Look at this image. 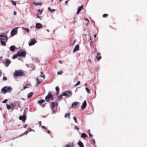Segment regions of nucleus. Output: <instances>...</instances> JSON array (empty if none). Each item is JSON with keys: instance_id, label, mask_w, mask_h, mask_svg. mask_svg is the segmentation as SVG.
Here are the masks:
<instances>
[{"instance_id": "nucleus-1", "label": "nucleus", "mask_w": 147, "mask_h": 147, "mask_svg": "<svg viewBox=\"0 0 147 147\" xmlns=\"http://www.w3.org/2000/svg\"><path fill=\"white\" fill-rule=\"evenodd\" d=\"M40 74H41V75L36 78V81L37 82L36 86L41 82L43 80L45 79V76L43 73L41 72Z\"/></svg>"}, {"instance_id": "nucleus-2", "label": "nucleus", "mask_w": 147, "mask_h": 147, "mask_svg": "<svg viewBox=\"0 0 147 147\" xmlns=\"http://www.w3.org/2000/svg\"><path fill=\"white\" fill-rule=\"evenodd\" d=\"M7 36L3 33H1L0 35V40L1 41H5L7 42L8 40Z\"/></svg>"}, {"instance_id": "nucleus-3", "label": "nucleus", "mask_w": 147, "mask_h": 147, "mask_svg": "<svg viewBox=\"0 0 147 147\" xmlns=\"http://www.w3.org/2000/svg\"><path fill=\"white\" fill-rule=\"evenodd\" d=\"M12 90V88L10 86H5L1 89V91L3 92H9Z\"/></svg>"}, {"instance_id": "nucleus-4", "label": "nucleus", "mask_w": 147, "mask_h": 147, "mask_svg": "<svg viewBox=\"0 0 147 147\" xmlns=\"http://www.w3.org/2000/svg\"><path fill=\"white\" fill-rule=\"evenodd\" d=\"M23 75V73L22 70L16 71L13 74V76L14 77L15 76H22Z\"/></svg>"}, {"instance_id": "nucleus-5", "label": "nucleus", "mask_w": 147, "mask_h": 147, "mask_svg": "<svg viewBox=\"0 0 147 147\" xmlns=\"http://www.w3.org/2000/svg\"><path fill=\"white\" fill-rule=\"evenodd\" d=\"M45 100L47 102H49L50 100H53V96L50 93H49L48 95L45 97Z\"/></svg>"}, {"instance_id": "nucleus-6", "label": "nucleus", "mask_w": 147, "mask_h": 147, "mask_svg": "<svg viewBox=\"0 0 147 147\" xmlns=\"http://www.w3.org/2000/svg\"><path fill=\"white\" fill-rule=\"evenodd\" d=\"M24 112L22 116H21L19 117V119L20 120H22L24 122H25V120L26 119V116L25 115V111L24 110Z\"/></svg>"}, {"instance_id": "nucleus-7", "label": "nucleus", "mask_w": 147, "mask_h": 147, "mask_svg": "<svg viewBox=\"0 0 147 147\" xmlns=\"http://www.w3.org/2000/svg\"><path fill=\"white\" fill-rule=\"evenodd\" d=\"M19 27H16L13 29L11 31V35L12 36H13L16 35L18 32L17 29Z\"/></svg>"}, {"instance_id": "nucleus-8", "label": "nucleus", "mask_w": 147, "mask_h": 147, "mask_svg": "<svg viewBox=\"0 0 147 147\" xmlns=\"http://www.w3.org/2000/svg\"><path fill=\"white\" fill-rule=\"evenodd\" d=\"M80 105L79 102H76L73 103L71 105L72 108L76 109L78 107L79 105Z\"/></svg>"}, {"instance_id": "nucleus-9", "label": "nucleus", "mask_w": 147, "mask_h": 147, "mask_svg": "<svg viewBox=\"0 0 147 147\" xmlns=\"http://www.w3.org/2000/svg\"><path fill=\"white\" fill-rule=\"evenodd\" d=\"M17 54L18 56L24 57L26 55V53L23 50H20L17 53Z\"/></svg>"}, {"instance_id": "nucleus-10", "label": "nucleus", "mask_w": 147, "mask_h": 147, "mask_svg": "<svg viewBox=\"0 0 147 147\" xmlns=\"http://www.w3.org/2000/svg\"><path fill=\"white\" fill-rule=\"evenodd\" d=\"M6 107L8 109H11L12 111H13L14 109V106L12 103L10 105L7 104Z\"/></svg>"}, {"instance_id": "nucleus-11", "label": "nucleus", "mask_w": 147, "mask_h": 147, "mask_svg": "<svg viewBox=\"0 0 147 147\" xmlns=\"http://www.w3.org/2000/svg\"><path fill=\"white\" fill-rule=\"evenodd\" d=\"M36 42V40L35 39L33 38L31 40L30 42L29 43V46L33 45L35 44Z\"/></svg>"}, {"instance_id": "nucleus-12", "label": "nucleus", "mask_w": 147, "mask_h": 147, "mask_svg": "<svg viewBox=\"0 0 147 147\" xmlns=\"http://www.w3.org/2000/svg\"><path fill=\"white\" fill-rule=\"evenodd\" d=\"M58 105V103H56L54 102H51V109L53 110V109L54 108V107L56 106L57 107Z\"/></svg>"}, {"instance_id": "nucleus-13", "label": "nucleus", "mask_w": 147, "mask_h": 147, "mask_svg": "<svg viewBox=\"0 0 147 147\" xmlns=\"http://www.w3.org/2000/svg\"><path fill=\"white\" fill-rule=\"evenodd\" d=\"M70 94L71 93L70 91H67L63 92L62 93V95L65 96H68L70 95Z\"/></svg>"}, {"instance_id": "nucleus-14", "label": "nucleus", "mask_w": 147, "mask_h": 147, "mask_svg": "<svg viewBox=\"0 0 147 147\" xmlns=\"http://www.w3.org/2000/svg\"><path fill=\"white\" fill-rule=\"evenodd\" d=\"M14 108L16 109L17 110L18 109V108L20 107V103L19 102H17L14 103Z\"/></svg>"}, {"instance_id": "nucleus-15", "label": "nucleus", "mask_w": 147, "mask_h": 147, "mask_svg": "<svg viewBox=\"0 0 147 147\" xmlns=\"http://www.w3.org/2000/svg\"><path fill=\"white\" fill-rule=\"evenodd\" d=\"M79 46L78 45H76L75 47L73 50V52L75 53L76 51H78L79 49Z\"/></svg>"}, {"instance_id": "nucleus-16", "label": "nucleus", "mask_w": 147, "mask_h": 147, "mask_svg": "<svg viewBox=\"0 0 147 147\" xmlns=\"http://www.w3.org/2000/svg\"><path fill=\"white\" fill-rule=\"evenodd\" d=\"M86 101H84V102L83 104L82 105L81 107V109H84L86 107Z\"/></svg>"}, {"instance_id": "nucleus-17", "label": "nucleus", "mask_w": 147, "mask_h": 147, "mask_svg": "<svg viewBox=\"0 0 147 147\" xmlns=\"http://www.w3.org/2000/svg\"><path fill=\"white\" fill-rule=\"evenodd\" d=\"M42 24L40 23H36V27L38 29L42 28Z\"/></svg>"}, {"instance_id": "nucleus-18", "label": "nucleus", "mask_w": 147, "mask_h": 147, "mask_svg": "<svg viewBox=\"0 0 147 147\" xmlns=\"http://www.w3.org/2000/svg\"><path fill=\"white\" fill-rule=\"evenodd\" d=\"M83 8V5H82L81 6H80L79 7L77 11L76 12V14H78L80 12V11H81V9Z\"/></svg>"}, {"instance_id": "nucleus-19", "label": "nucleus", "mask_w": 147, "mask_h": 147, "mask_svg": "<svg viewBox=\"0 0 147 147\" xmlns=\"http://www.w3.org/2000/svg\"><path fill=\"white\" fill-rule=\"evenodd\" d=\"M33 3L34 5L36 6L38 5L41 6L42 4V3L41 2H39L38 3H36L35 2H34Z\"/></svg>"}, {"instance_id": "nucleus-20", "label": "nucleus", "mask_w": 147, "mask_h": 147, "mask_svg": "<svg viewBox=\"0 0 147 147\" xmlns=\"http://www.w3.org/2000/svg\"><path fill=\"white\" fill-rule=\"evenodd\" d=\"M5 64L6 67H7L11 63V61L8 59H6Z\"/></svg>"}, {"instance_id": "nucleus-21", "label": "nucleus", "mask_w": 147, "mask_h": 147, "mask_svg": "<svg viewBox=\"0 0 147 147\" xmlns=\"http://www.w3.org/2000/svg\"><path fill=\"white\" fill-rule=\"evenodd\" d=\"M16 49V48L14 46H11L9 48L10 50L11 51H13Z\"/></svg>"}, {"instance_id": "nucleus-22", "label": "nucleus", "mask_w": 147, "mask_h": 147, "mask_svg": "<svg viewBox=\"0 0 147 147\" xmlns=\"http://www.w3.org/2000/svg\"><path fill=\"white\" fill-rule=\"evenodd\" d=\"M73 146V144L72 143H69L66 144V147H72Z\"/></svg>"}, {"instance_id": "nucleus-23", "label": "nucleus", "mask_w": 147, "mask_h": 147, "mask_svg": "<svg viewBox=\"0 0 147 147\" xmlns=\"http://www.w3.org/2000/svg\"><path fill=\"white\" fill-rule=\"evenodd\" d=\"M78 144L80 146V147H84V145L82 143L81 141H79L78 143Z\"/></svg>"}, {"instance_id": "nucleus-24", "label": "nucleus", "mask_w": 147, "mask_h": 147, "mask_svg": "<svg viewBox=\"0 0 147 147\" xmlns=\"http://www.w3.org/2000/svg\"><path fill=\"white\" fill-rule=\"evenodd\" d=\"M81 137L82 138H85L87 137V136L85 133H82L81 135Z\"/></svg>"}, {"instance_id": "nucleus-25", "label": "nucleus", "mask_w": 147, "mask_h": 147, "mask_svg": "<svg viewBox=\"0 0 147 147\" xmlns=\"http://www.w3.org/2000/svg\"><path fill=\"white\" fill-rule=\"evenodd\" d=\"M45 101V100H39L38 102V103L40 105H41L42 104L43 102H44Z\"/></svg>"}, {"instance_id": "nucleus-26", "label": "nucleus", "mask_w": 147, "mask_h": 147, "mask_svg": "<svg viewBox=\"0 0 147 147\" xmlns=\"http://www.w3.org/2000/svg\"><path fill=\"white\" fill-rule=\"evenodd\" d=\"M55 90L57 92V95H58L59 94V89L58 86H57L55 88Z\"/></svg>"}, {"instance_id": "nucleus-27", "label": "nucleus", "mask_w": 147, "mask_h": 147, "mask_svg": "<svg viewBox=\"0 0 147 147\" xmlns=\"http://www.w3.org/2000/svg\"><path fill=\"white\" fill-rule=\"evenodd\" d=\"M33 92H30L28 94V97H27V98H28L30 97H31L32 95H33Z\"/></svg>"}, {"instance_id": "nucleus-28", "label": "nucleus", "mask_w": 147, "mask_h": 147, "mask_svg": "<svg viewBox=\"0 0 147 147\" xmlns=\"http://www.w3.org/2000/svg\"><path fill=\"white\" fill-rule=\"evenodd\" d=\"M5 42V41H0V43L3 46H5L6 45Z\"/></svg>"}, {"instance_id": "nucleus-29", "label": "nucleus", "mask_w": 147, "mask_h": 147, "mask_svg": "<svg viewBox=\"0 0 147 147\" xmlns=\"http://www.w3.org/2000/svg\"><path fill=\"white\" fill-rule=\"evenodd\" d=\"M18 55L17 54H15L13 57L12 58L13 59H14L17 58L18 57Z\"/></svg>"}, {"instance_id": "nucleus-30", "label": "nucleus", "mask_w": 147, "mask_h": 147, "mask_svg": "<svg viewBox=\"0 0 147 147\" xmlns=\"http://www.w3.org/2000/svg\"><path fill=\"white\" fill-rule=\"evenodd\" d=\"M22 28L24 30H25L26 31V32H28V33H29V30L27 28H24V27H22Z\"/></svg>"}, {"instance_id": "nucleus-31", "label": "nucleus", "mask_w": 147, "mask_h": 147, "mask_svg": "<svg viewBox=\"0 0 147 147\" xmlns=\"http://www.w3.org/2000/svg\"><path fill=\"white\" fill-rule=\"evenodd\" d=\"M62 96H63V95H62V94H61V95L59 96H58V99H59V100H61L62 99Z\"/></svg>"}, {"instance_id": "nucleus-32", "label": "nucleus", "mask_w": 147, "mask_h": 147, "mask_svg": "<svg viewBox=\"0 0 147 147\" xmlns=\"http://www.w3.org/2000/svg\"><path fill=\"white\" fill-rule=\"evenodd\" d=\"M85 89L86 90V91L88 93H89L90 92V91L88 88L86 87L85 88Z\"/></svg>"}, {"instance_id": "nucleus-33", "label": "nucleus", "mask_w": 147, "mask_h": 147, "mask_svg": "<svg viewBox=\"0 0 147 147\" xmlns=\"http://www.w3.org/2000/svg\"><path fill=\"white\" fill-rule=\"evenodd\" d=\"M80 84V81H78L77 83L75 85V87H76L78 85H79Z\"/></svg>"}, {"instance_id": "nucleus-34", "label": "nucleus", "mask_w": 147, "mask_h": 147, "mask_svg": "<svg viewBox=\"0 0 147 147\" xmlns=\"http://www.w3.org/2000/svg\"><path fill=\"white\" fill-rule=\"evenodd\" d=\"M11 2L14 5H16V2H15L14 1H13V0H11Z\"/></svg>"}, {"instance_id": "nucleus-35", "label": "nucleus", "mask_w": 147, "mask_h": 147, "mask_svg": "<svg viewBox=\"0 0 147 147\" xmlns=\"http://www.w3.org/2000/svg\"><path fill=\"white\" fill-rule=\"evenodd\" d=\"M96 54L95 55V56L96 57H97L100 54V53L96 51Z\"/></svg>"}, {"instance_id": "nucleus-36", "label": "nucleus", "mask_w": 147, "mask_h": 147, "mask_svg": "<svg viewBox=\"0 0 147 147\" xmlns=\"http://www.w3.org/2000/svg\"><path fill=\"white\" fill-rule=\"evenodd\" d=\"M68 116L69 118V114H65V115L64 117L65 118H67Z\"/></svg>"}, {"instance_id": "nucleus-37", "label": "nucleus", "mask_w": 147, "mask_h": 147, "mask_svg": "<svg viewBox=\"0 0 147 147\" xmlns=\"http://www.w3.org/2000/svg\"><path fill=\"white\" fill-rule=\"evenodd\" d=\"M74 128L78 131L79 129V128L76 126H75Z\"/></svg>"}, {"instance_id": "nucleus-38", "label": "nucleus", "mask_w": 147, "mask_h": 147, "mask_svg": "<svg viewBox=\"0 0 147 147\" xmlns=\"http://www.w3.org/2000/svg\"><path fill=\"white\" fill-rule=\"evenodd\" d=\"M73 118L74 120L75 121V122L76 123H77V121L76 120V117H73Z\"/></svg>"}, {"instance_id": "nucleus-39", "label": "nucleus", "mask_w": 147, "mask_h": 147, "mask_svg": "<svg viewBox=\"0 0 147 147\" xmlns=\"http://www.w3.org/2000/svg\"><path fill=\"white\" fill-rule=\"evenodd\" d=\"M7 99H5L2 102L3 103H5L7 101Z\"/></svg>"}, {"instance_id": "nucleus-40", "label": "nucleus", "mask_w": 147, "mask_h": 147, "mask_svg": "<svg viewBox=\"0 0 147 147\" xmlns=\"http://www.w3.org/2000/svg\"><path fill=\"white\" fill-rule=\"evenodd\" d=\"M108 15L107 14H105L102 15V17L104 18L106 16H107Z\"/></svg>"}, {"instance_id": "nucleus-41", "label": "nucleus", "mask_w": 147, "mask_h": 147, "mask_svg": "<svg viewBox=\"0 0 147 147\" xmlns=\"http://www.w3.org/2000/svg\"><path fill=\"white\" fill-rule=\"evenodd\" d=\"M91 141L92 144L93 143L94 144H95V141L94 140H93Z\"/></svg>"}, {"instance_id": "nucleus-42", "label": "nucleus", "mask_w": 147, "mask_h": 147, "mask_svg": "<svg viewBox=\"0 0 147 147\" xmlns=\"http://www.w3.org/2000/svg\"><path fill=\"white\" fill-rule=\"evenodd\" d=\"M62 72L61 71H59V72H57V75H61V73H62Z\"/></svg>"}, {"instance_id": "nucleus-43", "label": "nucleus", "mask_w": 147, "mask_h": 147, "mask_svg": "<svg viewBox=\"0 0 147 147\" xmlns=\"http://www.w3.org/2000/svg\"><path fill=\"white\" fill-rule=\"evenodd\" d=\"M53 111V112H52V114H55L56 112V111H54V110H52Z\"/></svg>"}, {"instance_id": "nucleus-44", "label": "nucleus", "mask_w": 147, "mask_h": 147, "mask_svg": "<svg viewBox=\"0 0 147 147\" xmlns=\"http://www.w3.org/2000/svg\"><path fill=\"white\" fill-rule=\"evenodd\" d=\"M96 57L98 60H100L101 58V57L100 56H99L98 58L97 57Z\"/></svg>"}, {"instance_id": "nucleus-45", "label": "nucleus", "mask_w": 147, "mask_h": 147, "mask_svg": "<svg viewBox=\"0 0 147 147\" xmlns=\"http://www.w3.org/2000/svg\"><path fill=\"white\" fill-rule=\"evenodd\" d=\"M42 128H44V129H47V127H45V126H42Z\"/></svg>"}, {"instance_id": "nucleus-46", "label": "nucleus", "mask_w": 147, "mask_h": 147, "mask_svg": "<svg viewBox=\"0 0 147 147\" xmlns=\"http://www.w3.org/2000/svg\"><path fill=\"white\" fill-rule=\"evenodd\" d=\"M7 80L6 78L4 77L3 78V80L4 81L6 80Z\"/></svg>"}, {"instance_id": "nucleus-47", "label": "nucleus", "mask_w": 147, "mask_h": 147, "mask_svg": "<svg viewBox=\"0 0 147 147\" xmlns=\"http://www.w3.org/2000/svg\"><path fill=\"white\" fill-rule=\"evenodd\" d=\"M38 11L40 14H41L43 11L42 10L41 11L40 9H38Z\"/></svg>"}, {"instance_id": "nucleus-48", "label": "nucleus", "mask_w": 147, "mask_h": 147, "mask_svg": "<svg viewBox=\"0 0 147 147\" xmlns=\"http://www.w3.org/2000/svg\"><path fill=\"white\" fill-rule=\"evenodd\" d=\"M84 20L88 21V23H87V24H88V23L89 22V21L88 20V19L86 18H84Z\"/></svg>"}, {"instance_id": "nucleus-49", "label": "nucleus", "mask_w": 147, "mask_h": 147, "mask_svg": "<svg viewBox=\"0 0 147 147\" xmlns=\"http://www.w3.org/2000/svg\"><path fill=\"white\" fill-rule=\"evenodd\" d=\"M16 12L15 11H14L13 12V15H16Z\"/></svg>"}, {"instance_id": "nucleus-50", "label": "nucleus", "mask_w": 147, "mask_h": 147, "mask_svg": "<svg viewBox=\"0 0 147 147\" xmlns=\"http://www.w3.org/2000/svg\"><path fill=\"white\" fill-rule=\"evenodd\" d=\"M55 9H51V12H53V11H55Z\"/></svg>"}, {"instance_id": "nucleus-51", "label": "nucleus", "mask_w": 147, "mask_h": 147, "mask_svg": "<svg viewBox=\"0 0 147 147\" xmlns=\"http://www.w3.org/2000/svg\"><path fill=\"white\" fill-rule=\"evenodd\" d=\"M88 134H89V136H90V137H92L93 136L92 135L90 134V133H88Z\"/></svg>"}, {"instance_id": "nucleus-52", "label": "nucleus", "mask_w": 147, "mask_h": 147, "mask_svg": "<svg viewBox=\"0 0 147 147\" xmlns=\"http://www.w3.org/2000/svg\"><path fill=\"white\" fill-rule=\"evenodd\" d=\"M48 9L49 10V11H51V8H50V7H49L48 8Z\"/></svg>"}, {"instance_id": "nucleus-53", "label": "nucleus", "mask_w": 147, "mask_h": 147, "mask_svg": "<svg viewBox=\"0 0 147 147\" xmlns=\"http://www.w3.org/2000/svg\"><path fill=\"white\" fill-rule=\"evenodd\" d=\"M26 66L27 67H29V65L27 64H26Z\"/></svg>"}, {"instance_id": "nucleus-54", "label": "nucleus", "mask_w": 147, "mask_h": 147, "mask_svg": "<svg viewBox=\"0 0 147 147\" xmlns=\"http://www.w3.org/2000/svg\"><path fill=\"white\" fill-rule=\"evenodd\" d=\"M31 131H34V130H32L31 129H30L29 131L30 132Z\"/></svg>"}, {"instance_id": "nucleus-55", "label": "nucleus", "mask_w": 147, "mask_h": 147, "mask_svg": "<svg viewBox=\"0 0 147 147\" xmlns=\"http://www.w3.org/2000/svg\"><path fill=\"white\" fill-rule=\"evenodd\" d=\"M88 62H89L90 63H91V60H90V59H89L88 60Z\"/></svg>"}, {"instance_id": "nucleus-56", "label": "nucleus", "mask_w": 147, "mask_h": 147, "mask_svg": "<svg viewBox=\"0 0 147 147\" xmlns=\"http://www.w3.org/2000/svg\"><path fill=\"white\" fill-rule=\"evenodd\" d=\"M47 133L49 134H50V131L49 130H48L47 131Z\"/></svg>"}, {"instance_id": "nucleus-57", "label": "nucleus", "mask_w": 147, "mask_h": 147, "mask_svg": "<svg viewBox=\"0 0 147 147\" xmlns=\"http://www.w3.org/2000/svg\"><path fill=\"white\" fill-rule=\"evenodd\" d=\"M27 126V124L25 125L24 126V128H26V127Z\"/></svg>"}, {"instance_id": "nucleus-58", "label": "nucleus", "mask_w": 147, "mask_h": 147, "mask_svg": "<svg viewBox=\"0 0 147 147\" xmlns=\"http://www.w3.org/2000/svg\"><path fill=\"white\" fill-rule=\"evenodd\" d=\"M28 131H26V132H25V134H26V135H27V133L28 132Z\"/></svg>"}, {"instance_id": "nucleus-59", "label": "nucleus", "mask_w": 147, "mask_h": 147, "mask_svg": "<svg viewBox=\"0 0 147 147\" xmlns=\"http://www.w3.org/2000/svg\"><path fill=\"white\" fill-rule=\"evenodd\" d=\"M96 34H95L94 35V38H96Z\"/></svg>"}, {"instance_id": "nucleus-60", "label": "nucleus", "mask_w": 147, "mask_h": 147, "mask_svg": "<svg viewBox=\"0 0 147 147\" xmlns=\"http://www.w3.org/2000/svg\"><path fill=\"white\" fill-rule=\"evenodd\" d=\"M27 88V87H26V86H24L23 89H25V88Z\"/></svg>"}, {"instance_id": "nucleus-61", "label": "nucleus", "mask_w": 147, "mask_h": 147, "mask_svg": "<svg viewBox=\"0 0 147 147\" xmlns=\"http://www.w3.org/2000/svg\"><path fill=\"white\" fill-rule=\"evenodd\" d=\"M59 62L61 64L62 63V62L60 61H59Z\"/></svg>"}, {"instance_id": "nucleus-62", "label": "nucleus", "mask_w": 147, "mask_h": 147, "mask_svg": "<svg viewBox=\"0 0 147 147\" xmlns=\"http://www.w3.org/2000/svg\"><path fill=\"white\" fill-rule=\"evenodd\" d=\"M2 57H0V60H1L2 59Z\"/></svg>"}, {"instance_id": "nucleus-63", "label": "nucleus", "mask_w": 147, "mask_h": 147, "mask_svg": "<svg viewBox=\"0 0 147 147\" xmlns=\"http://www.w3.org/2000/svg\"><path fill=\"white\" fill-rule=\"evenodd\" d=\"M47 31L48 32H49V30L48 29H47Z\"/></svg>"}, {"instance_id": "nucleus-64", "label": "nucleus", "mask_w": 147, "mask_h": 147, "mask_svg": "<svg viewBox=\"0 0 147 147\" xmlns=\"http://www.w3.org/2000/svg\"><path fill=\"white\" fill-rule=\"evenodd\" d=\"M85 86H87V84H86H86H85Z\"/></svg>"}]
</instances>
